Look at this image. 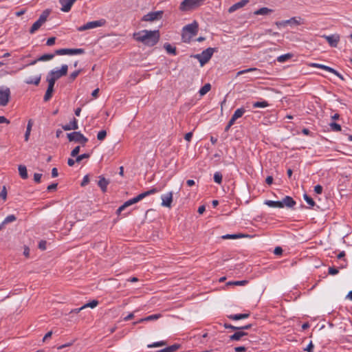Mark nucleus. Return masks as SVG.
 <instances>
[{"instance_id":"f257e3e1","label":"nucleus","mask_w":352,"mask_h":352,"mask_svg":"<svg viewBox=\"0 0 352 352\" xmlns=\"http://www.w3.org/2000/svg\"><path fill=\"white\" fill-rule=\"evenodd\" d=\"M133 37L138 42H141L147 46L155 45L160 39V32L158 30H142L135 32Z\"/></svg>"},{"instance_id":"f03ea898","label":"nucleus","mask_w":352,"mask_h":352,"mask_svg":"<svg viewBox=\"0 0 352 352\" xmlns=\"http://www.w3.org/2000/svg\"><path fill=\"white\" fill-rule=\"evenodd\" d=\"M198 24L196 21L188 24L183 28L182 39L184 42H189L190 39L197 34Z\"/></svg>"},{"instance_id":"7ed1b4c3","label":"nucleus","mask_w":352,"mask_h":352,"mask_svg":"<svg viewBox=\"0 0 352 352\" xmlns=\"http://www.w3.org/2000/svg\"><path fill=\"white\" fill-rule=\"evenodd\" d=\"M214 51V48L208 47L201 54L195 55L194 57L199 61L201 66H203L210 60Z\"/></svg>"},{"instance_id":"20e7f679","label":"nucleus","mask_w":352,"mask_h":352,"mask_svg":"<svg viewBox=\"0 0 352 352\" xmlns=\"http://www.w3.org/2000/svg\"><path fill=\"white\" fill-rule=\"evenodd\" d=\"M205 0H184L180 4V10L182 11L194 9L203 4Z\"/></svg>"},{"instance_id":"39448f33","label":"nucleus","mask_w":352,"mask_h":352,"mask_svg":"<svg viewBox=\"0 0 352 352\" xmlns=\"http://www.w3.org/2000/svg\"><path fill=\"white\" fill-rule=\"evenodd\" d=\"M105 23L106 21L104 19L89 21L82 26L78 27L77 30L79 32H83L85 30L97 28L103 26Z\"/></svg>"},{"instance_id":"423d86ee","label":"nucleus","mask_w":352,"mask_h":352,"mask_svg":"<svg viewBox=\"0 0 352 352\" xmlns=\"http://www.w3.org/2000/svg\"><path fill=\"white\" fill-rule=\"evenodd\" d=\"M67 138L70 142H79L83 146L88 142V139L80 132H72L67 134Z\"/></svg>"},{"instance_id":"0eeeda50","label":"nucleus","mask_w":352,"mask_h":352,"mask_svg":"<svg viewBox=\"0 0 352 352\" xmlns=\"http://www.w3.org/2000/svg\"><path fill=\"white\" fill-rule=\"evenodd\" d=\"M10 89L6 87H0V106L5 107L10 98Z\"/></svg>"},{"instance_id":"6e6552de","label":"nucleus","mask_w":352,"mask_h":352,"mask_svg":"<svg viewBox=\"0 0 352 352\" xmlns=\"http://www.w3.org/2000/svg\"><path fill=\"white\" fill-rule=\"evenodd\" d=\"M163 16V11H155V12H151L148 14L143 16L142 21H148V22H153L155 21L160 20L162 18Z\"/></svg>"},{"instance_id":"1a4fd4ad","label":"nucleus","mask_w":352,"mask_h":352,"mask_svg":"<svg viewBox=\"0 0 352 352\" xmlns=\"http://www.w3.org/2000/svg\"><path fill=\"white\" fill-rule=\"evenodd\" d=\"M85 53V50L82 48L77 49H59L56 51L57 55H75V54H82Z\"/></svg>"},{"instance_id":"9d476101","label":"nucleus","mask_w":352,"mask_h":352,"mask_svg":"<svg viewBox=\"0 0 352 352\" xmlns=\"http://www.w3.org/2000/svg\"><path fill=\"white\" fill-rule=\"evenodd\" d=\"M67 70L68 66L67 65H63L60 69L56 71L52 70L48 74V75L56 80L61 76H65L67 73Z\"/></svg>"},{"instance_id":"9b49d317","label":"nucleus","mask_w":352,"mask_h":352,"mask_svg":"<svg viewBox=\"0 0 352 352\" xmlns=\"http://www.w3.org/2000/svg\"><path fill=\"white\" fill-rule=\"evenodd\" d=\"M322 37L324 38L328 42L329 45L333 47H337L340 38V35L337 34L329 36L323 35Z\"/></svg>"},{"instance_id":"f8f14e48","label":"nucleus","mask_w":352,"mask_h":352,"mask_svg":"<svg viewBox=\"0 0 352 352\" xmlns=\"http://www.w3.org/2000/svg\"><path fill=\"white\" fill-rule=\"evenodd\" d=\"M140 201H141V199H140L139 195L138 196H136L135 197H133V199H131L126 201L121 206H120L118 208V209L117 210V212H116L117 214H120L121 213V212L123 211L126 208H127L134 204H136Z\"/></svg>"},{"instance_id":"ddd939ff","label":"nucleus","mask_w":352,"mask_h":352,"mask_svg":"<svg viewBox=\"0 0 352 352\" xmlns=\"http://www.w3.org/2000/svg\"><path fill=\"white\" fill-rule=\"evenodd\" d=\"M162 205L165 207L170 208L173 201V192H169L166 194L162 195L161 197Z\"/></svg>"},{"instance_id":"4468645a","label":"nucleus","mask_w":352,"mask_h":352,"mask_svg":"<svg viewBox=\"0 0 352 352\" xmlns=\"http://www.w3.org/2000/svg\"><path fill=\"white\" fill-rule=\"evenodd\" d=\"M77 0H60V3L62 6L60 10L63 12H67L71 10L72 6Z\"/></svg>"},{"instance_id":"2eb2a0df","label":"nucleus","mask_w":352,"mask_h":352,"mask_svg":"<svg viewBox=\"0 0 352 352\" xmlns=\"http://www.w3.org/2000/svg\"><path fill=\"white\" fill-rule=\"evenodd\" d=\"M41 79V74H38L34 77H28L25 80V83L28 85H38Z\"/></svg>"},{"instance_id":"dca6fc26","label":"nucleus","mask_w":352,"mask_h":352,"mask_svg":"<svg viewBox=\"0 0 352 352\" xmlns=\"http://www.w3.org/2000/svg\"><path fill=\"white\" fill-rule=\"evenodd\" d=\"M280 203L283 205V208L285 206L287 208H292L296 204V201L289 196L285 197L283 200L280 201Z\"/></svg>"},{"instance_id":"f3484780","label":"nucleus","mask_w":352,"mask_h":352,"mask_svg":"<svg viewBox=\"0 0 352 352\" xmlns=\"http://www.w3.org/2000/svg\"><path fill=\"white\" fill-rule=\"evenodd\" d=\"M65 131L76 130L78 129V120L74 118L70 123L62 126Z\"/></svg>"},{"instance_id":"a211bd4d","label":"nucleus","mask_w":352,"mask_h":352,"mask_svg":"<svg viewBox=\"0 0 352 352\" xmlns=\"http://www.w3.org/2000/svg\"><path fill=\"white\" fill-rule=\"evenodd\" d=\"M248 3V0H241L239 2H237L232 5L228 10L229 12H233L236 11V10L243 8Z\"/></svg>"},{"instance_id":"6ab92c4d","label":"nucleus","mask_w":352,"mask_h":352,"mask_svg":"<svg viewBox=\"0 0 352 352\" xmlns=\"http://www.w3.org/2000/svg\"><path fill=\"white\" fill-rule=\"evenodd\" d=\"M109 184V181L106 179L103 176L99 177L98 185L99 186L102 192H106Z\"/></svg>"},{"instance_id":"aec40b11","label":"nucleus","mask_w":352,"mask_h":352,"mask_svg":"<svg viewBox=\"0 0 352 352\" xmlns=\"http://www.w3.org/2000/svg\"><path fill=\"white\" fill-rule=\"evenodd\" d=\"M273 12V10L270 9L266 7L261 8L256 10L254 14L255 15H267L271 14Z\"/></svg>"},{"instance_id":"412c9836","label":"nucleus","mask_w":352,"mask_h":352,"mask_svg":"<svg viewBox=\"0 0 352 352\" xmlns=\"http://www.w3.org/2000/svg\"><path fill=\"white\" fill-rule=\"evenodd\" d=\"M264 204L271 208H283V205L280 203V201L266 200Z\"/></svg>"},{"instance_id":"4be33fe9","label":"nucleus","mask_w":352,"mask_h":352,"mask_svg":"<svg viewBox=\"0 0 352 352\" xmlns=\"http://www.w3.org/2000/svg\"><path fill=\"white\" fill-rule=\"evenodd\" d=\"M250 316V314H231L228 317L233 320H238L248 318Z\"/></svg>"},{"instance_id":"5701e85b","label":"nucleus","mask_w":352,"mask_h":352,"mask_svg":"<svg viewBox=\"0 0 352 352\" xmlns=\"http://www.w3.org/2000/svg\"><path fill=\"white\" fill-rule=\"evenodd\" d=\"M248 333L243 331H238L235 332L233 335L230 336V340H239L243 336H247Z\"/></svg>"},{"instance_id":"b1692460","label":"nucleus","mask_w":352,"mask_h":352,"mask_svg":"<svg viewBox=\"0 0 352 352\" xmlns=\"http://www.w3.org/2000/svg\"><path fill=\"white\" fill-rule=\"evenodd\" d=\"M18 169L19 175L22 179H25L28 177V171L25 166L19 165Z\"/></svg>"},{"instance_id":"393cba45","label":"nucleus","mask_w":352,"mask_h":352,"mask_svg":"<svg viewBox=\"0 0 352 352\" xmlns=\"http://www.w3.org/2000/svg\"><path fill=\"white\" fill-rule=\"evenodd\" d=\"M32 125H33V122H32V120H30L28 121V122L26 131H25V135H24L25 141H26V142H28L29 138H30V133H31Z\"/></svg>"},{"instance_id":"a878e982","label":"nucleus","mask_w":352,"mask_h":352,"mask_svg":"<svg viewBox=\"0 0 352 352\" xmlns=\"http://www.w3.org/2000/svg\"><path fill=\"white\" fill-rule=\"evenodd\" d=\"M311 66L313 67L320 68V69H324V70L327 71V72H329L330 73L332 71H333V68L327 66V65H324L319 64V63H311Z\"/></svg>"},{"instance_id":"bb28decb","label":"nucleus","mask_w":352,"mask_h":352,"mask_svg":"<svg viewBox=\"0 0 352 352\" xmlns=\"http://www.w3.org/2000/svg\"><path fill=\"white\" fill-rule=\"evenodd\" d=\"M211 89V85L210 83L205 84L199 91V94L201 96L206 94Z\"/></svg>"},{"instance_id":"cd10ccee","label":"nucleus","mask_w":352,"mask_h":352,"mask_svg":"<svg viewBox=\"0 0 352 352\" xmlns=\"http://www.w3.org/2000/svg\"><path fill=\"white\" fill-rule=\"evenodd\" d=\"M157 192H158V190L157 188H151L149 190H147V191H146L144 192H142V193L140 194L139 196H140V199L142 200L144 198H145L146 197H147V196H148L150 195L155 194V193H156Z\"/></svg>"},{"instance_id":"c85d7f7f","label":"nucleus","mask_w":352,"mask_h":352,"mask_svg":"<svg viewBox=\"0 0 352 352\" xmlns=\"http://www.w3.org/2000/svg\"><path fill=\"white\" fill-rule=\"evenodd\" d=\"M50 14V11L46 10L43 12V13L40 15L38 21H40L42 24H43L46 21Z\"/></svg>"},{"instance_id":"c756f323","label":"nucleus","mask_w":352,"mask_h":352,"mask_svg":"<svg viewBox=\"0 0 352 352\" xmlns=\"http://www.w3.org/2000/svg\"><path fill=\"white\" fill-rule=\"evenodd\" d=\"M242 234H226L221 236L223 239H236L243 237Z\"/></svg>"},{"instance_id":"7c9ffc66","label":"nucleus","mask_w":352,"mask_h":352,"mask_svg":"<svg viewBox=\"0 0 352 352\" xmlns=\"http://www.w3.org/2000/svg\"><path fill=\"white\" fill-rule=\"evenodd\" d=\"M42 25L43 24L41 23H40V21H36L32 25V27L30 30V33L32 34L35 33V32L37 31L41 27Z\"/></svg>"},{"instance_id":"2f4dec72","label":"nucleus","mask_w":352,"mask_h":352,"mask_svg":"<svg viewBox=\"0 0 352 352\" xmlns=\"http://www.w3.org/2000/svg\"><path fill=\"white\" fill-rule=\"evenodd\" d=\"M292 57V54H283V55H281V56H279L278 58H277V60L278 62L279 63H283V62H285L287 61V60L290 59Z\"/></svg>"},{"instance_id":"473e14b6","label":"nucleus","mask_w":352,"mask_h":352,"mask_svg":"<svg viewBox=\"0 0 352 352\" xmlns=\"http://www.w3.org/2000/svg\"><path fill=\"white\" fill-rule=\"evenodd\" d=\"M252 72H259V69L256 67H250L246 69L241 70L236 73V76Z\"/></svg>"},{"instance_id":"72a5a7b5","label":"nucleus","mask_w":352,"mask_h":352,"mask_svg":"<svg viewBox=\"0 0 352 352\" xmlns=\"http://www.w3.org/2000/svg\"><path fill=\"white\" fill-rule=\"evenodd\" d=\"M252 72H259V69L256 67H250L246 69L241 70L236 73V76Z\"/></svg>"},{"instance_id":"f704fd0d","label":"nucleus","mask_w":352,"mask_h":352,"mask_svg":"<svg viewBox=\"0 0 352 352\" xmlns=\"http://www.w3.org/2000/svg\"><path fill=\"white\" fill-rule=\"evenodd\" d=\"M53 91H54L53 87H47L45 94L44 96V98H43L45 101H48L52 98Z\"/></svg>"},{"instance_id":"c9c22d12","label":"nucleus","mask_w":352,"mask_h":352,"mask_svg":"<svg viewBox=\"0 0 352 352\" xmlns=\"http://www.w3.org/2000/svg\"><path fill=\"white\" fill-rule=\"evenodd\" d=\"M164 48L168 54H174V55L176 54V48L173 47L170 44L166 43L164 45Z\"/></svg>"},{"instance_id":"e433bc0d","label":"nucleus","mask_w":352,"mask_h":352,"mask_svg":"<svg viewBox=\"0 0 352 352\" xmlns=\"http://www.w3.org/2000/svg\"><path fill=\"white\" fill-rule=\"evenodd\" d=\"M245 109L243 108H239V109H237L234 114L232 115V116L236 118V120L241 117L243 116V115L245 113Z\"/></svg>"},{"instance_id":"4c0bfd02","label":"nucleus","mask_w":352,"mask_h":352,"mask_svg":"<svg viewBox=\"0 0 352 352\" xmlns=\"http://www.w3.org/2000/svg\"><path fill=\"white\" fill-rule=\"evenodd\" d=\"M16 219L15 215L14 214H10V215H8V217H6L5 218V219L3 220V221L2 222L3 226L9 223H11V222H13Z\"/></svg>"},{"instance_id":"58836bf2","label":"nucleus","mask_w":352,"mask_h":352,"mask_svg":"<svg viewBox=\"0 0 352 352\" xmlns=\"http://www.w3.org/2000/svg\"><path fill=\"white\" fill-rule=\"evenodd\" d=\"M54 57V55L53 54H47L42 55L39 58H38V60L39 61H47L52 59Z\"/></svg>"},{"instance_id":"ea45409f","label":"nucleus","mask_w":352,"mask_h":352,"mask_svg":"<svg viewBox=\"0 0 352 352\" xmlns=\"http://www.w3.org/2000/svg\"><path fill=\"white\" fill-rule=\"evenodd\" d=\"M269 105L268 102L266 101L262 102H255L253 103V107L254 108H265Z\"/></svg>"},{"instance_id":"a19ab883","label":"nucleus","mask_w":352,"mask_h":352,"mask_svg":"<svg viewBox=\"0 0 352 352\" xmlns=\"http://www.w3.org/2000/svg\"><path fill=\"white\" fill-rule=\"evenodd\" d=\"M285 23H286L287 25H290V24L300 25V21H298L296 17H292L291 19L285 21Z\"/></svg>"},{"instance_id":"79ce46f5","label":"nucleus","mask_w":352,"mask_h":352,"mask_svg":"<svg viewBox=\"0 0 352 352\" xmlns=\"http://www.w3.org/2000/svg\"><path fill=\"white\" fill-rule=\"evenodd\" d=\"M107 136V131L105 130H102L98 133L97 139L99 141H102L105 139Z\"/></svg>"},{"instance_id":"37998d69","label":"nucleus","mask_w":352,"mask_h":352,"mask_svg":"<svg viewBox=\"0 0 352 352\" xmlns=\"http://www.w3.org/2000/svg\"><path fill=\"white\" fill-rule=\"evenodd\" d=\"M166 344V342L165 341H160V342H154L151 344H148V347H149V348L160 347V346H163Z\"/></svg>"},{"instance_id":"c03bdc74","label":"nucleus","mask_w":352,"mask_h":352,"mask_svg":"<svg viewBox=\"0 0 352 352\" xmlns=\"http://www.w3.org/2000/svg\"><path fill=\"white\" fill-rule=\"evenodd\" d=\"M214 181L217 184H221L222 182V175L219 172H216L214 174Z\"/></svg>"},{"instance_id":"a18cd8bd","label":"nucleus","mask_w":352,"mask_h":352,"mask_svg":"<svg viewBox=\"0 0 352 352\" xmlns=\"http://www.w3.org/2000/svg\"><path fill=\"white\" fill-rule=\"evenodd\" d=\"M98 301L94 300L91 302L87 303V304L84 305L83 306H82V308H84V309L86 307L94 308L98 305Z\"/></svg>"},{"instance_id":"49530a36","label":"nucleus","mask_w":352,"mask_h":352,"mask_svg":"<svg viewBox=\"0 0 352 352\" xmlns=\"http://www.w3.org/2000/svg\"><path fill=\"white\" fill-rule=\"evenodd\" d=\"M329 126H331V129L333 131H341V126L336 122L330 123Z\"/></svg>"},{"instance_id":"de8ad7c7","label":"nucleus","mask_w":352,"mask_h":352,"mask_svg":"<svg viewBox=\"0 0 352 352\" xmlns=\"http://www.w3.org/2000/svg\"><path fill=\"white\" fill-rule=\"evenodd\" d=\"M90 157V155L88 153H84L80 155H78L76 159V162H80L84 159H87Z\"/></svg>"},{"instance_id":"09e8293b","label":"nucleus","mask_w":352,"mask_h":352,"mask_svg":"<svg viewBox=\"0 0 352 352\" xmlns=\"http://www.w3.org/2000/svg\"><path fill=\"white\" fill-rule=\"evenodd\" d=\"M160 318H161V314H153V315L148 316L144 318V320H146L147 321H151V320H157Z\"/></svg>"},{"instance_id":"8fccbe9b","label":"nucleus","mask_w":352,"mask_h":352,"mask_svg":"<svg viewBox=\"0 0 352 352\" xmlns=\"http://www.w3.org/2000/svg\"><path fill=\"white\" fill-rule=\"evenodd\" d=\"M303 197H304V199L306 201V202L309 205H310L311 206H315V202L313 200V199L311 198L310 197H309L307 194H305Z\"/></svg>"},{"instance_id":"3c124183","label":"nucleus","mask_w":352,"mask_h":352,"mask_svg":"<svg viewBox=\"0 0 352 352\" xmlns=\"http://www.w3.org/2000/svg\"><path fill=\"white\" fill-rule=\"evenodd\" d=\"M46 80L48 82V87L54 88L56 80L54 78L50 76L49 75H47Z\"/></svg>"},{"instance_id":"603ef678","label":"nucleus","mask_w":352,"mask_h":352,"mask_svg":"<svg viewBox=\"0 0 352 352\" xmlns=\"http://www.w3.org/2000/svg\"><path fill=\"white\" fill-rule=\"evenodd\" d=\"M0 198L3 199L4 201L6 200L7 198V189L5 186H3L1 191L0 192Z\"/></svg>"},{"instance_id":"864d4df0","label":"nucleus","mask_w":352,"mask_h":352,"mask_svg":"<svg viewBox=\"0 0 352 352\" xmlns=\"http://www.w3.org/2000/svg\"><path fill=\"white\" fill-rule=\"evenodd\" d=\"M81 70L79 69V70H77V71H75L74 72H72L70 75H69V80L71 81H74L76 78L77 76L79 75V74L80 73Z\"/></svg>"},{"instance_id":"5fc2aeb1","label":"nucleus","mask_w":352,"mask_h":352,"mask_svg":"<svg viewBox=\"0 0 352 352\" xmlns=\"http://www.w3.org/2000/svg\"><path fill=\"white\" fill-rule=\"evenodd\" d=\"M80 146H76L71 152V155L72 157H77L78 156V154L80 152Z\"/></svg>"},{"instance_id":"6e6d98bb","label":"nucleus","mask_w":352,"mask_h":352,"mask_svg":"<svg viewBox=\"0 0 352 352\" xmlns=\"http://www.w3.org/2000/svg\"><path fill=\"white\" fill-rule=\"evenodd\" d=\"M233 285H236V286H243V285H245L248 283V280H236V281H233Z\"/></svg>"},{"instance_id":"4d7b16f0","label":"nucleus","mask_w":352,"mask_h":352,"mask_svg":"<svg viewBox=\"0 0 352 352\" xmlns=\"http://www.w3.org/2000/svg\"><path fill=\"white\" fill-rule=\"evenodd\" d=\"M314 344L311 341L309 344L307 345V346L304 349L305 351L307 352H314Z\"/></svg>"},{"instance_id":"13d9d810","label":"nucleus","mask_w":352,"mask_h":352,"mask_svg":"<svg viewBox=\"0 0 352 352\" xmlns=\"http://www.w3.org/2000/svg\"><path fill=\"white\" fill-rule=\"evenodd\" d=\"M338 273V270L336 267H331L329 268V274L330 275H336Z\"/></svg>"},{"instance_id":"bf43d9fd","label":"nucleus","mask_w":352,"mask_h":352,"mask_svg":"<svg viewBox=\"0 0 352 352\" xmlns=\"http://www.w3.org/2000/svg\"><path fill=\"white\" fill-rule=\"evenodd\" d=\"M56 38L50 37L47 39L46 45L48 46H52L55 43Z\"/></svg>"},{"instance_id":"052dcab7","label":"nucleus","mask_w":352,"mask_h":352,"mask_svg":"<svg viewBox=\"0 0 352 352\" xmlns=\"http://www.w3.org/2000/svg\"><path fill=\"white\" fill-rule=\"evenodd\" d=\"M314 191L316 194H318V195L321 194L322 192V186L320 185H316L314 187Z\"/></svg>"},{"instance_id":"680f3d73","label":"nucleus","mask_w":352,"mask_h":352,"mask_svg":"<svg viewBox=\"0 0 352 352\" xmlns=\"http://www.w3.org/2000/svg\"><path fill=\"white\" fill-rule=\"evenodd\" d=\"M224 327H225L226 329H230L232 330H239V327H235V326H233L232 324H227V323L224 324Z\"/></svg>"},{"instance_id":"e2e57ef3","label":"nucleus","mask_w":352,"mask_h":352,"mask_svg":"<svg viewBox=\"0 0 352 352\" xmlns=\"http://www.w3.org/2000/svg\"><path fill=\"white\" fill-rule=\"evenodd\" d=\"M41 177H42V174H40V173H34V180L36 183H39V182H41Z\"/></svg>"},{"instance_id":"0e129e2a","label":"nucleus","mask_w":352,"mask_h":352,"mask_svg":"<svg viewBox=\"0 0 352 352\" xmlns=\"http://www.w3.org/2000/svg\"><path fill=\"white\" fill-rule=\"evenodd\" d=\"M89 182V176L88 175H85L84 177H83V179L81 182V186H85V185H87Z\"/></svg>"},{"instance_id":"69168bd1","label":"nucleus","mask_w":352,"mask_h":352,"mask_svg":"<svg viewBox=\"0 0 352 352\" xmlns=\"http://www.w3.org/2000/svg\"><path fill=\"white\" fill-rule=\"evenodd\" d=\"M274 253L276 255H280L283 253V249L280 247H276L274 250Z\"/></svg>"},{"instance_id":"338daca9","label":"nucleus","mask_w":352,"mask_h":352,"mask_svg":"<svg viewBox=\"0 0 352 352\" xmlns=\"http://www.w3.org/2000/svg\"><path fill=\"white\" fill-rule=\"evenodd\" d=\"M331 73H332V74H335L336 76H337L342 80H344V76L341 74H340L338 71H336V69H333V71H332Z\"/></svg>"},{"instance_id":"774afa93","label":"nucleus","mask_w":352,"mask_h":352,"mask_svg":"<svg viewBox=\"0 0 352 352\" xmlns=\"http://www.w3.org/2000/svg\"><path fill=\"white\" fill-rule=\"evenodd\" d=\"M234 351L236 352H245L246 351V348L245 346H236L234 348Z\"/></svg>"}]
</instances>
